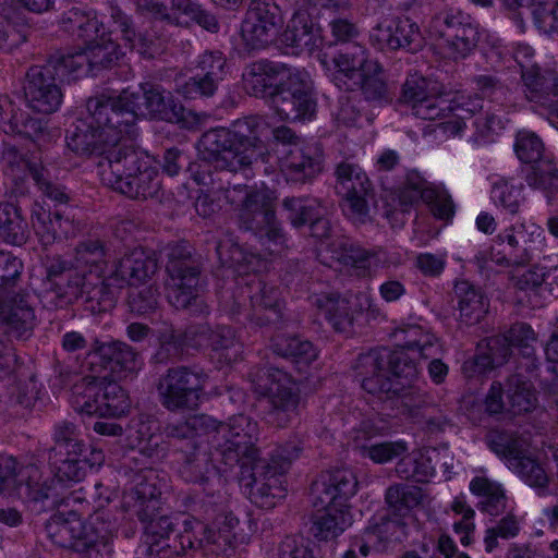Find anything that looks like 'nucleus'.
I'll return each instance as SVG.
<instances>
[{
  "label": "nucleus",
  "instance_id": "obj_47",
  "mask_svg": "<svg viewBox=\"0 0 558 558\" xmlns=\"http://www.w3.org/2000/svg\"><path fill=\"white\" fill-rule=\"evenodd\" d=\"M124 505L138 518L145 525L150 520L157 519L159 500L156 495V488L146 483H140L124 496Z\"/></svg>",
  "mask_w": 558,
  "mask_h": 558
},
{
  "label": "nucleus",
  "instance_id": "obj_54",
  "mask_svg": "<svg viewBox=\"0 0 558 558\" xmlns=\"http://www.w3.org/2000/svg\"><path fill=\"white\" fill-rule=\"evenodd\" d=\"M507 397L511 411L517 414L531 411L537 401L531 383L520 374H514L508 378Z\"/></svg>",
  "mask_w": 558,
  "mask_h": 558
},
{
  "label": "nucleus",
  "instance_id": "obj_44",
  "mask_svg": "<svg viewBox=\"0 0 558 558\" xmlns=\"http://www.w3.org/2000/svg\"><path fill=\"white\" fill-rule=\"evenodd\" d=\"M29 236V228L22 209L11 203H0V239L11 245H23Z\"/></svg>",
  "mask_w": 558,
  "mask_h": 558
},
{
  "label": "nucleus",
  "instance_id": "obj_34",
  "mask_svg": "<svg viewBox=\"0 0 558 558\" xmlns=\"http://www.w3.org/2000/svg\"><path fill=\"white\" fill-rule=\"evenodd\" d=\"M140 97V114H148L150 118L173 121L178 120L182 107L178 106L170 93L166 92L160 85L144 83L140 92H134Z\"/></svg>",
  "mask_w": 558,
  "mask_h": 558
},
{
  "label": "nucleus",
  "instance_id": "obj_27",
  "mask_svg": "<svg viewBox=\"0 0 558 558\" xmlns=\"http://www.w3.org/2000/svg\"><path fill=\"white\" fill-rule=\"evenodd\" d=\"M68 511H59L46 524L49 538L56 545L71 548L77 553H86V543L83 539L84 522L81 509L70 506Z\"/></svg>",
  "mask_w": 558,
  "mask_h": 558
},
{
  "label": "nucleus",
  "instance_id": "obj_43",
  "mask_svg": "<svg viewBox=\"0 0 558 558\" xmlns=\"http://www.w3.org/2000/svg\"><path fill=\"white\" fill-rule=\"evenodd\" d=\"M329 247L333 257L342 265L354 268L357 276L367 274L372 259L376 256V252L368 251L344 236L333 240Z\"/></svg>",
  "mask_w": 558,
  "mask_h": 558
},
{
  "label": "nucleus",
  "instance_id": "obj_15",
  "mask_svg": "<svg viewBox=\"0 0 558 558\" xmlns=\"http://www.w3.org/2000/svg\"><path fill=\"white\" fill-rule=\"evenodd\" d=\"M87 359L92 372L98 374L108 371L118 379L134 377L143 365L140 353L120 340L100 341L95 339L87 353Z\"/></svg>",
  "mask_w": 558,
  "mask_h": 558
},
{
  "label": "nucleus",
  "instance_id": "obj_29",
  "mask_svg": "<svg viewBox=\"0 0 558 558\" xmlns=\"http://www.w3.org/2000/svg\"><path fill=\"white\" fill-rule=\"evenodd\" d=\"M66 145L78 155L99 156L100 159L97 162L99 169L100 163L107 159L109 151L124 147L107 143L106 134L92 121H80L73 130L68 131Z\"/></svg>",
  "mask_w": 558,
  "mask_h": 558
},
{
  "label": "nucleus",
  "instance_id": "obj_36",
  "mask_svg": "<svg viewBox=\"0 0 558 558\" xmlns=\"http://www.w3.org/2000/svg\"><path fill=\"white\" fill-rule=\"evenodd\" d=\"M117 531L118 524L110 511L99 510L90 514L83 532L88 558L101 556V549H107Z\"/></svg>",
  "mask_w": 558,
  "mask_h": 558
},
{
  "label": "nucleus",
  "instance_id": "obj_16",
  "mask_svg": "<svg viewBox=\"0 0 558 558\" xmlns=\"http://www.w3.org/2000/svg\"><path fill=\"white\" fill-rule=\"evenodd\" d=\"M240 298L243 301L247 299L248 305L235 301L233 314H244L248 320L259 326L276 323L281 318L282 302L280 291L275 286L254 277L241 288Z\"/></svg>",
  "mask_w": 558,
  "mask_h": 558
},
{
  "label": "nucleus",
  "instance_id": "obj_57",
  "mask_svg": "<svg viewBox=\"0 0 558 558\" xmlns=\"http://www.w3.org/2000/svg\"><path fill=\"white\" fill-rule=\"evenodd\" d=\"M3 172L16 186L28 174L32 177V168H44V165L32 162L25 158L14 146L5 145L0 159Z\"/></svg>",
  "mask_w": 558,
  "mask_h": 558
},
{
  "label": "nucleus",
  "instance_id": "obj_59",
  "mask_svg": "<svg viewBox=\"0 0 558 558\" xmlns=\"http://www.w3.org/2000/svg\"><path fill=\"white\" fill-rule=\"evenodd\" d=\"M525 180L531 187L558 191V161L546 157L539 159L531 166Z\"/></svg>",
  "mask_w": 558,
  "mask_h": 558
},
{
  "label": "nucleus",
  "instance_id": "obj_62",
  "mask_svg": "<svg viewBox=\"0 0 558 558\" xmlns=\"http://www.w3.org/2000/svg\"><path fill=\"white\" fill-rule=\"evenodd\" d=\"M399 196L404 204H414L418 201L432 202L436 197V190L415 170L407 172L405 180L400 186Z\"/></svg>",
  "mask_w": 558,
  "mask_h": 558
},
{
  "label": "nucleus",
  "instance_id": "obj_1",
  "mask_svg": "<svg viewBox=\"0 0 558 558\" xmlns=\"http://www.w3.org/2000/svg\"><path fill=\"white\" fill-rule=\"evenodd\" d=\"M217 427L211 430L217 452L228 466L241 464L250 466L251 499L262 508H272L277 500L284 498V473L293 460L304 450L303 438L294 437L284 445L277 446L269 458H259L256 447L258 440V424L250 416L238 414L222 423L217 421Z\"/></svg>",
  "mask_w": 558,
  "mask_h": 558
},
{
  "label": "nucleus",
  "instance_id": "obj_63",
  "mask_svg": "<svg viewBox=\"0 0 558 558\" xmlns=\"http://www.w3.org/2000/svg\"><path fill=\"white\" fill-rule=\"evenodd\" d=\"M336 175L344 193L371 191V181L357 165L343 161L337 166Z\"/></svg>",
  "mask_w": 558,
  "mask_h": 558
},
{
  "label": "nucleus",
  "instance_id": "obj_58",
  "mask_svg": "<svg viewBox=\"0 0 558 558\" xmlns=\"http://www.w3.org/2000/svg\"><path fill=\"white\" fill-rule=\"evenodd\" d=\"M282 208L287 213V219L294 228H301L322 210V203L311 197H286Z\"/></svg>",
  "mask_w": 558,
  "mask_h": 558
},
{
  "label": "nucleus",
  "instance_id": "obj_17",
  "mask_svg": "<svg viewBox=\"0 0 558 558\" xmlns=\"http://www.w3.org/2000/svg\"><path fill=\"white\" fill-rule=\"evenodd\" d=\"M226 198L230 204H240L239 226L254 234H262L263 229L276 219L274 201L265 192L238 184L226 191Z\"/></svg>",
  "mask_w": 558,
  "mask_h": 558
},
{
  "label": "nucleus",
  "instance_id": "obj_13",
  "mask_svg": "<svg viewBox=\"0 0 558 558\" xmlns=\"http://www.w3.org/2000/svg\"><path fill=\"white\" fill-rule=\"evenodd\" d=\"M276 113L288 121L311 119L316 109L313 84L305 70L298 69L279 85L271 99Z\"/></svg>",
  "mask_w": 558,
  "mask_h": 558
},
{
  "label": "nucleus",
  "instance_id": "obj_18",
  "mask_svg": "<svg viewBox=\"0 0 558 558\" xmlns=\"http://www.w3.org/2000/svg\"><path fill=\"white\" fill-rule=\"evenodd\" d=\"M282 24L279 7L272 0H252L241 25V37L248 50L264 48Z\"/></svg>",
  "mask_w": 558,
  "mask_h": 558
},
{
  "label": "nucleus",
  "instance_id": "obj_33",
  "mask_svg": "<svg viewBox=\"0 0 558 558\" xmlns=\"http://www.w3.org/2000/svg\"><path fill=\"white\" fill-rule=\"evenodd\" d=\"M295 5L296 10L282 34V43L292 48V52L295 54L303 51L311 53L319 47L322 38L310 16L302 12L304 4H299V1H295Z\"/></svg>",
  "mask_w": 558,
  "mask_h": 558
},
{
  "label": "nucleus",
  "instance_id": "obj_21",
  "mask_svg": "<svg viewBox=\"0 0 558 558\" xmlns=\"http://www.w3.org/2000/svg\"><path fill=\"white\" fill-rule=\"evenodd\" d=\"M196 74L182 87L187 98L209 97L227 74V60L220 51H206L198 56L195 64Z\"/></svg>",
  "mask_w": 558,
  "mask_h": 558
},
{
  "label": "nucleus",
  "instance_id": "obj_26",
  "mask_svg": "<svg viewBox=\"0 0 558 558\" xmlns=\"http://www.w3.org/2000/svg\"><path fill=\"white\" fill-rule=\"evenodd\" d=\"M107 10L112 22L111 32H120L122 39L132 50L146 59H153L163 52L165 41L161 36L151 35L148 31L137 33L131 17L112 3Z\"/></svg>",
  "mask_w": 558,
  "mask_h": 558
},
{
  "label": "nucleus",
  "instance_id": "obj_30",
  "mask_svg": "<svg viewBox=\"0 0 558 558\" xmlns=\"http://www.w3.org/2000/svg\"><path fill=\"white\" fill-rule=\"evenodd\" d=\"M279 162L287 181L293 183H305L322 171V155L312 146L289 148Z\"/></svg>",
  "mask_w": 558,
  "mask_h": 558
},
{
  "label": "nucleus",
  "instance_id": "obj_41",
  "mask_svg": "<svg viewBox=\"0 0 558 558\" xmlns=\"http://www.w3.org/2000/svg\"><path fill=\"white\" fill-rule=\"evenodd\" d=\"M32 226L45 245L52 243L57 239L66 238L72 230L71 221L64 218L58 210L51 213L39 206L32 211Z\"/></svg>",
  "mask_w": 558,
  "mask_h": 558
},
{
  "label": "nucleus",
  "instance_id": "obj_2",
  "mask_svg": "<svg viewBox=\"0 0 558 558\" xmlns=\"http://www.w3.org/2000/svg\"><path fill=\"white\" fill-rule=\"evenodd\" d=\"M268 131L267 121L259 116L238 120L231 129L216 128L199 138L198 149L216 170H245L262 155V137Z\"/></svg>",
  "mask_w": 558,
  "mask_h": 558
},
{
  "label": "nucleus",
  "instance_id": "obj_64",
  "mask_svg": "<svg viewBox=\"0 0 558 558\" xmlns=\"http://www.w3.org/2000/svg\"><path fill=\"white\" fill-rule=\"evenodd\" d=\"M509 469L513 470L530 486L543 488L548 483V476L543 466L524 452L510 460Z\"/></svg>",
  "mask_w": 558,
  "mask_h": 558
},
{
  "label": "nucleus",
  "instance_id": "obj_20",
  "mask_svg": "<svg viewBox=\"0 0 558 558\" xmlns=\"http://www.w3.org/2000/svg\"><path fill=\"white\" fill-rule=\"evenodd\" d=\"M369 40L379 50L417 51L423 46L418 25L409 17H398L389 23L377 24L369 34Z\"/></svg>",
  "mask_w": 558,
  "mask_h": 558
},
{
  "label": "nucleus",
  "instance_id": "obj_11",
  "mask_svg": "<svg viewBox=\"0 0 558 558\" xmlns=\"http://www.w3.org/2000/svg\"><path fill=\"white\" fill-rule=\"evenodd\" d=\"M539 228L525 223L513 225L500 232L489 252H480L475 255V263L480 268H485L488 259L502 267H522L533 259L534 248L532 247L533 235Z\"/></svg>",
  "mask_w": 558,
  "mask_h": 558
},
{
  "label": "nucleus",
  "instance_id": "obj_4",
  "mask_svg": "<svg viewBox=\"0 0 558 558\" xmlns=\"http://www.w3.org/2000/svg\"><path fill=\"white\" fill-rule=\"evenodd\" d=\"M101 182L133 199L157 197L161 181L154 158L132 146L109 151L100 163Z\"/></svg>",
  "mask_w": 558,
  "mask_h": 558
},
{
  "label": "nucleus",
  "instance_id": "obj_49",
  "mask_svg": "<svg viewBox=\"0 0 558 558\" xmlns=\"http://www.w3.org/2000/svg\"><path fill=\"white\" fill-rule=\"evenodd\" d=\"M63 24L68 32L82 38L86 45L99 40L101 33H106L102 22L98 21L96 14L78 9L69 11Z\"/></svg>",
  "mask_w": 558,
  "mask_h": 558
},
{
  "label": "nucleus",
  "instance_id": "obj_51",
  "mask_svg": "<svg viewBox=\"0 0 558 558\" xmlns=\"http://www.w3.org/2000/svg\"><path fill=\"white\" fill-rule=\"evenodd\" d=\"M424 494L421 487L407 484H393L385 493V502L389 511L403 517L420 506Z\"/></svg>",
  "mask_w": 558,
  "mask_h": 558
},
{
  "label": "nucleus",
  "instance_id": "obj_37",
  "mask_svg": "<svg viewBox=\"0 0 558 558\" xmlns=\"http://www.w3.org/2000/svg\"><path fill=\"white\" fill-rule=\"evenodd\" d=\"M158 269L154 253L135 248L124 255L114 267V275L122 284H136L151 278Z\"/></svg>",
  "mask_w": 558,
  "mask_h": 558
},
{
  "label": "nucleus",
  "instance_id": "obj_22",
  "mask_svg": "<svg viewBox=\"0 0 558 558\" xmlns=\"http://www.w3.org/2000/svg\"><path fill=\"white\" fill-rule=\"evenodd\" d=\"M295 70L296 68L284 63L263 59L251 63L243 78L252 95L272 99L279 90V85L284 83Z\"/></svg>",
  "mask_w": 558,
  "mask_h": 558
},
{
  "label": "nucleus",
  "instance_id": "obj_53",
  "mask_svg": "<svg viewBox=\"0 0 558 558\" xmlns=\"http://www.w3.org/2000/svg\"><path fill=\"white\" fill-rule=\"evenodd\" d=\"M396 473L402 480L425 483L434 475L435 464L429 454L413 452L398 461Z\"/></svg>",
  "mask_w": 558,
  "mask_h": 558
},
{
  "label": "nucleus",
  "instance_id": "obj_48",
  "mask_svg": "<svg viewBox=\"0 0 558 558\" xmlns=\"http://www.w3.org/2000/svg\"><path fill=\"white\" fill-rule=\"evenodd\" d=\"M179 452L182 459L179 473L185 482L205 484L211 476H216L208 454L198 447L195 450H184L180 447Z\"/></svg>",
  "mask_w": 558,
  "mask_h": 558
},
{
  "label": "nucleus",
  "instance_id": "obj_31",
  "mask_svg": "<svg viewBox=\"0 0 558 558\" xmlns=\"http://www.w3.org/2000/svg\"><path fill=\"white\" fill-rule=\"evenodd\" d=\"M239 520L232 514H221L209 523L196 519V543L199 549L208 548L214 554H226L233 547L235 541L234 529Z\"/></svg>",
  "mask_w": 558,
  "mask_h": 558
},
{
  "label": "nucleus",
  "instance_id": "obj_14",
  "mask_svg": "<svg viewBox=\"0 0 558 558\" xmlns=\"http://www.w3.org/2000/svg\"><path fill=\"white\" fill-rule=\"evenodd\" d=\"M25 472L27 480L25 485L20 486L19 494L27 502L34 505V510L44 511L61 507L68 508L76 504L83 505L84 498L77 492L65 494V488L73 484V482L59 480L54 474L53 477L40 482L39 470L35 465H27Z\"/></svg>",
  "mask_w": 558,
  "mask_h": 558
},
{
  "label": "nucleus",
  "instance_id": "obj_12",
  "mask_svg": "<svg viewBox=\"0 0 558 558\" xmlns=\"http://www.w3.org/2000/svg\"><path fill=\"white\" fill-rule=\"evenodd\" d=\"M433 38L441 40L452 59H463L476 47L477 26L468 14L446 10L433 16L428 25Z\"/></svg>",
  "mask_w": 558,
  "mask_h": 558
},
{
  "label": "nucleus",
  "instance_id": "obj_19",
  "mask_svg": "<svg viewBox=\"0 0 558 558\" xmlns=\"http://www.w3.org/2000/svg\"><path fill=\"white\" fill-rule=\"evenodd\" d=\"M119 56V46L102 32L99 40L87 44L83 50L63 52V60L70 77L77 80L89 74L96 76L101 70L110 68Z\"/></svg>",
  "mask_w": 558,
  "mask_h": 558
},
{
  "label": "nucleus",
  "instance_id": "obj_46",
  "mask_svg": "<svg viewBox=\"0 0 558 558\" xmlns=\"http://www.w3.org/2000/svg\"><path fill=\"white\" fill-rule=\"evenodd\" d=\"M470 490L480 498L478 509L497 517L506 510L507 497L500 484L484 476H476L470 483Z\"/></svg>",
  "mask_w": 558,
  "mask_h": 558
},
{
  "label": "nucleus",
  "instance_id": "obj_5",
  "mask_svg": "<svg viewBox=\"0 0 558 558\" xmlns=\"http://www.w3.org/2000/svg\"><path fill=\"white\" fill-rule=\"evenodd\" d=\"M416 355L405 350L374 349L360 354L355 368L362 388L371 395H401L418 377Z\"/></svg>",
  "mask_w": 558,
  "mask_h": 558
},
{
  "label": "nucleus",
  "instance_id": "obj_23",
  "mask_svg": "<svg viewBox=\"0 0 558 558\" xmlns=\"http://www.w3.org/2000/svg\"><path fill=\"white\" fill-rule=\"evenodd\" d=\"M313 304L339 332H349L363 312V305L357 295L341 296L338 293H324L316 295Z\"/></svg>",
  "mask_w": 558,
  "mask_h": 558
},
{
  "label": "nucleus",
  "instance_id": "obj_24",
  "mask_svg": "<svg viewBox=\"0 0 558 558\" xmlns=\"http://www.w3.org/2000/svg\"><path fill=\"white\" fill-rule=\"evenodd\" d=\"M87 451L83 439L50 447L47 459L52 473L65 482H82L86 477V461L82 456Z\"/></svg>",
  "mask_w": 558,
  "mask_h": 558
},
{
  "label": "nucleus",
  "instance_id": "obj_45",
  "mask_svg": "<svg viewBox=\"0 0 558 558\" xmlns=\"http://www.w3.org/2000/svg\"><path fill=\"white\" fill-rule=\"evenodd\" d=\"M108 246L98 238L80 241L74 250L75 268L85 272L102 274L107 266Z\"/></svg>",
  "mask_w": 558,
  "mask_h": 558
},
{
  "label": "nucleus",
  "instance_id": "obj_40",
  "mask_svg": "<svg viewBox=\"0 0 558 558\" xmlns=\"http://www.w3.org/2000/svg\"><path fill=\"white\" fill-rule=\"evenodd\" d=\"M453 291L458 300L460 319L466 325L478 323L488 310V302L481 289L466 280H461L456 282Z\"/></svg>",
  "mask_w": 558,
  "mask_h": 558
},
{
  "label": "nucleus",
  "instance_id": "obj_52",
  "mask_svg": "<svg viewBox=\"0 0 558 558\" xmlns=\"http://www.w3.org/2000/svg\"><path fill=\"white\" fill-rule=\"evenodd\" d=\"M100 387V410L104 416L120 417L129 413L131 409V400L128 391L116 380L99 383Z\"/></svg>",
  "mask_w": 558,
  "mask_h": 558
},
{
  "label": "nucleus",
  "instance_id": "obj_55",
  "mask_svg": "<svg viewBox=\"0 0 558 558\" xmlns=\"http://www.w3.org/2000/svg\"><path fill=\"white\" fill-rule=\"evenodd\" d=\"M486 441L496 454L507 459L508 465L512 458L524 452L526 446V441L517 433L497 428L487 433Z\"/></svg>",
  "mask_w": 558,
  "mask_h": 558
},
{
  "label": "nucleus",
  "instance_id": "obj_38",
  "mask_svg": "<svg viewBox=\"0 0 558 558\" xmlns=\"http://www.w3.org/2000/svg\"><path fill=\"white\" fill-rule=\"evenodd\" d=\"M217 426L216 418L206 414H197L183 422L168 425L165 433L178 451L180 447H183L184 450H195L198 447L196 437L203 434H211V430Z\"/></svg>",
  "mask_w": 558,
  "mask_h": 558
},
{
  "label": "nucleus",
  "instance_id": "obj_28",
  "mask_svg": "<svg viewBox=\"0 0 558 558\" xmlns=\"http://www.w3.org/2000/svg\"><path fill=\"white\" fill-rule=\"evenodd\" d=\"M521 75L526 98L548 107L550 122L558 125V78L553 72L542 73L537 65L523 70Z\"/></svg>",
  "mask_w": 558,
  "mask_h": 558
},
{
  "label": "nucleus",
  "instance_id": "obj_6",
  "mask_svg": "<svg viewBox=\"0 0 558 558\" xmlns=\"http://www.w3.org/2000/svg\"><path fill=\"white\" fill-rule=\"evenodd\" d=\"M86 110L90 121L106 134L110 145L126 146L122 140L133 138L137 134L135 123L141 105L134 92L123 89L118 95L97 94L87 99Z\"/></svg>",
  "mask_w": 558,
  "mask_h": 558
},
{
  "label": "nucleus",
  "instance_id": "obj_39",
  "mask_svg": "<svg viewBox=\"0 0 558 558\" xmlns=\"http://www.w3.org/2000/svg\"><path fill=\"white\" fill-rule=\"evenodd\" d=\"M187 335L198 336L197 344L206 342L216 352H219L228 363L236 361L242 353V344L235 331L229 326H218L213 330L208 325H199L189 330Z\"/></svg>",
  "mask_w": 558,
  "mask_h": 558
},
{
  "label": "nucleus",
  "instance_id": "obj_9",
  "mask_svg": "<svg viewBox=\"0 0 558 558\" xmlns=\"http://www.w3.org/2000/svg\"><path fill=\"white\" fill-rule=\"evenodd\" d=\"M260 379L256 391L267 397V422L284 427L300 415L301 396L292 377L277 367L260 369Z\"/></svg>",
  "mask_w": 558,
  "mask_h": 558
},
{
  "label": "nucleus",
  "instance_id": "obj_35",
  "mask_svg": "<svg viewBox=\"0 0 558 558\" xmlns=\"http://www.w3.org/2000/svg\"><path fill=\"white\" fill-rule=\"evenodd\" d=\"M121 288L123 287L113 271L107 277L94 271L87 272L83 298L87 303H90L93 312H107L114 306Z\"/></svg>",
  "mask_w": 558,
  "mask_h": 558
},
{
  "label": "nucleus",
  "instance_id": "obj_56",
  "mask_svg": "<svg viewBox=\"0 0 558 558\" xmlns=\"http://www.w3.org/2000/svg\"><path fill=\"white\" fill-rule=\"evenodd\" d=\"M486 351L474 359V365L480 372L501 366L512 353V348L504 335H497L485 340Z\"/></svg>",
  "mask_w": 558,
  "mask_h": 558
},
{
  "label": "nucleus",
  "instance_id": "obj_60",
  "mask_svg": "<svg viewBox=\"0 0 558 558\" xmlns=\"http://www.w3.org/2000/svg\"><path fill=\"white\" fill-rule=\"evenodd\" d=\"M403 344L398 350H405L420 357H432L437 351L436 338L434 335L425 332L418 326H410L402 330Z\"/></svg>",
  "mask_w": 558,
  "mask_h": 558
},
{
  "label": "nucleus",
  "instance_id": "obj_61",
  "mask_svg": "<svg viewBox=\"0 0 558 558\" xmlns=\"http://www.w3.org/2000/svg\"><path fill=\"white\" fill-rule=\"evenodd\" d=\"M128 306L130 312L137 316L155 314L160 306V293L158 288L150 284L130 289Z\"/></svg>",
  "mask_w": 558,
  "mask_h": 558
},
{
  "label": "nucleus",
  "instance_id": "obj_7",
  "mask_svg": "<svg viewBox=\"0 0 558 558\" xmlns=\"http://www.w3.org/2000/svg\"><path fill=\"white\" fill-rule=\"evenodd\" d=\"M167 251V299L177 310L203 313L206 308L198 295L201 266L186 242L169 244Z\"/></svg>",
  "mask_w": 558,
  "mask_h": 558
},
{
  "label": "nucleus",
  "instance_id": "obj_50",
  "mask_svg": "<svg viewBox=\"0 0 558 558\" xmlns=\"http://www.w3.org/2000/svg\"><path fill=\"white\" fill-rule=\"evenodd\" d=\"M87 272L76 268L68 271L53 282L47 290V296L51 295V301L57 299L56 306H63L83 298L84 282Z\"/></svg>",
  "mask_w": 558,
  "mask_h": 558
},
{
  "label": "nucleus",
  "instance_id": "obj_3",
  "mask_svg": "<svg viewBox=\"0 0 558 558\" xmlns=\"http://www.w3.org/2000/svg\"><path fill=\"white\" fill-rule=\"evenodd\" d=\"M357 481L349 469L323 472L311 486L315 507L325 509L313 524L314 536L322 541L332 539L352 524L347 500L356 493Z\"/></svg>",
  "mask_w": 558,
  "mask_h": 558
},
{
  "label": "nucleus",
  "instance_id": "obj_25",
  "mask_svg": "<svg viewBox=\"0 0 558 558\" xmlns=\"http://www.w3.org/2000/svg\"><path fill=\"white\" fill-rule=\"evenodd\" d=\"M333 63L337 69L335 72L336 84L350 92L359 89V84L363 81L365 73L380 70V64L376 60H369L366 49L360 45H355L352 51L336 56Z\"/></svg>",
  "mask_w": 558,
  "mask_h": 558
},
{
  "label": "nucleus",
  "instance_id": "obj_42",
  "mask_svg": "<svg viewBox=\"0 0 558 558\" xmlns=\"http://www.w3.org/2000/svg\"><path fill=\"white\" fill-rule=\"evenodd\" d=\"M271 350L300 366H308L317 359V350L308 340L294 335L278 333L271 339Z\"/></svg>",
  "mask_w": 558,
  "mask_h": 558
},
{
  "label": "nucleus",
  "instance_id": "obj_10",
  "mask_svg": "<svg viewBox=\"0 0 558 558\" xmlns=\"http://www.w3.org/2000/svg\"><path fill=\"white\" fill-rule=\"evenodd\" d=\"M207 374L196 366L170 367L157 383L160 403L169 411L194 410L204 393Z\"/></svg>",
  "mask_w": 558,
  "mask_h": 558
},
{
  "label": "nucleus",
  "instance_id": "obj_32",
  "mask_svg": "<svg viewBox=\"0 0 558 558\" xmlns=\"http://www.w3.org/2000/svg\"><path fill=\"white\" fill-rule=\"evenodd\" d=\"M196 519L194 517L182 518L181 525L177 527L173 534H169L158 544H153V554L149 558H179L190 557L193 553L199 550V544L196 543Z\"/></svg>",
  "mask_w": 558,
  "mask_h": 558
},
{
  "label": "nucleus",
  "instance_id": "obj_8",
  "mask_svg": "<svg viewBox=\"0 0 558 558\" xmlns=\"http://www.w3.org/2000/svg\"><path fill=\"white\" fill-rule=\"evenodd\" d=\"M63 52L51 54L46 63L28 68L23 83L24 99L29 109L41 114L57 112L63 102L62 82L71 81L65 71Z\"/></svg>",
  "mask_w": 558,
  "mask_h": 558
}]
</instances>
